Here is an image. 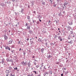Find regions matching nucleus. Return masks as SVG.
Here are the masks:
<instances>
[{"label": "nucleus", "instance_id": "1", "mask_svg": "<svg viewBox=\"0 0 76 76\" xmlns=\"http://www.w3.org/2000/svg\"><path fill=\"white\" fill-rule=\"evenodd\" d=\"M22 64H23V65H24V66H26V64H28V63H27V61H26L25 62H24V61L22 62Z\"/></svg>", "mask_w": 76, "mask_h": 76}, {"label": "nucleus", "instance_id": "2", "mask_svg": "<svg viewBox=\"0 0 76 76\" xmlns=\"http://www.w3.org/2000/svg\"><path fill=\"white\" fill-rule=\"evenodd\" d=\"M68 3L67 2H65L64 4V6L65 8L67 6V5Z\"/></svg>", "mask_w": 76, "mask_h": 76}, {"label": "nucleus", "instance_id": "3", "mask_svg": "<svg viewBox=\"0 0 76 76\" xmlns=\"http://www.w3.org/2000/svg\"><path fill=\"white\" fill-rule=\"evenodd\" d=\"M1 64H3V63H4V61H5V59H4V58H2V59H1Z\"/></svg>", "mask_w": 76, "mask_h": 76}, {"label": "nucleus", "instance_id": "4", "mask_svg": "<svg viewBox=\"0 0 76 76\" xmlns=\"http://www.w3.org/2000/svg\"><path fill=\"white\" fill-rule=\"evenodd\" d=\"M4 39L5 40H7V36H6L5 35H4Z\"/></svg>", "mask_w": 76, "mask_h": 76}, {"label": "nucleus", "instance_id": "5", "mask_svg": "<svg viewBox=\"0 0 76 76\" xmlns=\"http://www.w3.org/2000/svg\"><path fill=\"white\" fill-rule=\"evenodd\" d=\"M5 49H6V50H10V48H9V47H8L6 46V47H5Z\"/></svg>", "mask_w": 76, "mask_h": 76}, {"label": "nucleus", "instance_id": "6", "mask_svg": "<svg viewBox=\"0 0 76 76\" xmlns=\"http://www.w3.org/2000/svg\"><path fill=\"white\" fill-rule=\"evenodd\" d=\"M35 2V1H31V3H32L31 4V5L32 6H34V3Z\"/></svg>", "mask_w": 76, "mask_h": 76}, {"label": "nucleus", "instance_id": "7", "mask_svg": "<svg viewBox=\"0 0 76 76\" xmlns=\"http://www.w3.org/2000/svg\"><path fill=\"white\" fill-rule=\"evenodd\" d=\"M0 5L1 6H2L3 7V6H4L5 5H4V3H1L0 4Z\"/></svg>", "mask_w": 76, "mask_h": 76}, {"label": "nucleus", "instance_id": "8", "mask_svg": "<svg viewBox=\"0 0 76 76\" xmlns=\"http://www.w3.org/2000/svg\"><path fill=\"white\" fill-rule=\"evenodd\" d=\"M23 8H21V12L23 14V13H24L23 12Z\"/></svg>", "mask_w": 76, "mask_h": 76}, {"label": "nucleus", "instance_id": "9", "mask_svg": "<svg viewBox=\"0 0 76 76\" xmlns=\"http://www.w3.org/2000/svg\"><path fill=\"white\" fill-rule=\"evenodd\" d=\"M61 3V0H57V3Z\"/></svg>", "mask_w": 76, "mask_h": 76}, {"label": "nucleus", "instance_id": "10", "mask_svg": "<svg viewBox=\"0 0 76 76\" xmlns=\"http://www.w3.org/2000/svg\"><path fill=\"white\" fill-rule=\"evenodd\" d=\"M58 39L60 40L61 41H62V39H61V37H58Z\"/></svg>", "mask_w": 76, "mask_h": 76}, {"label": "nucleus", "instance_id": "11", "mask_svg": "<svg viewBox=\"0 0 76 76\" xmlns=\"http://www.w3.org/2000/svg\"><path fill=\"white\" fill-rule=\"evenodd\" d=\"M61 15H62L61 14V12H60V13L58 14V16H61Z\"/></svg>", "mask_w": 76, "mask_h": 76}, {"label": "nucleus", "instance_id": "12", "mask_svg": "<svg viewBox=\"0 0 76 76\" xmlns=\"http://www.w3.org/2000/svg\"><path fill=\"white\" fill-rule=\"evenodd\" d=\"M26 65H28V67H30L31 66V65H30V62L28 63V64H26Z\"/></svg>", "mask_w": 76, "mask_h": 76}, {"label": "nucleus", "instance_id": "13", "mask_svg": "<svg viewBox=\"0 0 76 76\" xmlns=\"http://www.w3.org/2000/svg\"><path fill=\"white\" fill-rule=\"evenodd\" d=\"M26 29H30V26H27V27H26Z\"/></svg>", "mask_w": 76, "mask_h": 76}, {"label": "nucleus", "instance_id": "14", "mask_svg": "<svg viewBox=\"0 0 76 76\" xmlns=\"http://www.w3.org/2000/svg\"><path fill=\"white\" fill-rule=\"evenodd\" d=\"M12 44V41L10 40L8 41V44Z\"/></svg>", "mask_w": 76, "mask_h": 76}, {"label": "nucleus", "instance_id": "15", "mask_svg": "<svg viewBox=\"0 0 76 76\" xmlns=\"http://www.w3.org/2000/svg\"><path fill=\"white\" fill-rule=\"evenodd\" d=\"M38 18L39 19H41L42 18V16L41 15H39V16L38 17Z\"/></svg>", "mask_w": 76, "mask_h": 76}, {"label": "nucleus", "instance_id": "16", "mask_svg": "<svg viewBox=\"0 0 76 76\" xmlns=\"http://www.w3.org/2000/svg\"><path fill=\"white\" fill-rule=\"evenodd\" d=\"M55 22L56 23H58L59 22V20H58L57 19H56L55 20Z\"/></svg>", "mask_w": 76, "mask_h": 76}, {"label": "nucleus", "instance_id": "17", "mask_svg": "<svg viewBox=\"0 0 76 76\" xmlns=\"http://www.w3.org/2000/svg\"><path fill=\"white\" fill-rule=\"evenodd\" d=\"M6 74H8L9 73V70H6Z\"/></svg>", "mask_w": 76, "mask_h": 76}, {"label": "nucleus", "instance_id": "18", "mask_svg": "<svg viewBox=\"0 0 76 76\" xmlns=\"http://www.w3.org/2000/svg\"><path fill=\"white\" fill-rule=\"evenodd\" d=\"M42 4L43 5H45V2H42Z\"/></svg>", "mask_w": 76, "mask_h": 76}, {"label": "nucleus", "instance_id": "19", "mask_svg": "<svg viewBox=\"0 0 76 76\" xmlns=\"http://www.w3.org/2000/svg\"><path fill=\"white\" fill-rule=\"evenodd\" d=\"M61 8H62V10H64V6H61Z\"/></svg>", "mask_w": 76, "mask_h": 76}, {"label": "nucleus", "instance_id": "20", "mask_svg": "<svg viewBox=\"0 0 76 76\" xmlns=\"http://www.w3.org/2000/svg\"><path fill=\"white\" fill-rule=\"evenodd\" d=\"M37 41H38V42H41V39L40 38L38 39L37 40Z\"/></svg>", "mask_w": 76, "mask_h": 76}, {"label": "nucleus", "instance_id": "21", "mask_svg": "<svg viewBox=\"0 0 76 76\" xmlns=\"http://www.w3.org/2000/svg\"><path fill=\"white\" fill-rule=\"evenodd\" d=\"M7 4H11V2H10V1L9 2H7Z\"/></svg>", "mask_w": 76, "mask_h": 76}, {"label": "nucleus", "instance_id": "22", "mask_svg": "<svg viewBox=\"0 0 76 76\" xmlns=\"http://www.w3.org/2000/svg\"><path fill=\"white\" fill-rule=\"evenodd\" d=\"M27 18L28 19H30V17L29 16H27Z\"/></svg>", "mask_w": 76, "mask_h": 76}, {"label": "nucleus", "instance_id": "23", "mask_svg": "<svg viewBox=\"0 0 76 76\" xmlns=\"http://www.w3.org/2000/svg\"><path fill=\"white\" fill-rule=\"evenodd\" d=\"M49 0V1L50 2V3H53V1L52 0Z\"/></svg>", "mask_w": 76, "mask_h": 76}, {"label": "nucleus", "instance_id": "24", "mask_svg": "<svg viewBox=\"0 0 76 76\" xmlns=\"http://www.w3.org/2000/svg\"><path fill=\"white\" fill-rule=\"evenodd\" d=\"M6 60H7V61L8 62L9 61H10V60H9V59H8V58H7V59H6Z\"/></svg>", "mask_w": 76, "mask_h": 76}, {"label": "nucleus", "instance_id": "25", "mask_svg": "<svg viewBox=\"0 0 76 76\" xmlns=\"http://www.w3.org/2000/svg\"><path fill=\"white\" fill-rule=\"evenodd\" d=\"M67 73H68V72L66 71V72H65V74H67Z\"/></svg>", "mask_w": 76, "mask_h": 76}, {"label": "nucleus", "instance_id": "26", "mask_svg": "<svg viewBox=\"0 0 76 76\" xmlns=\"http://www.w3.org/2000/svg\"><path fill=\"white\" fill-rule=\"evenodd\" d=\"M12 69V68L11 67H9V68H8V69L9 70H11Z\"/></svg>", "mask_w": 76, "mask_h": 76}, {"label": "nucleus", "instance_id": "27", "mask_svg": "<svg viewBox=\"0 0 76 76\" xmlns=\"http://www.w3.org/2000/svg\"><path fill=\"white\" fill-rule=\"evenodd\" d=\"M67 43H70V44H72V42H71V41H70V42H67Z\"/></svg>", "mask_w": 76, "mask_h": 76}, {"label": "nucleus", "instance_id": "28", "mask_svg": "<svg viewBox=\"0 0 76 76\" xmlns=\"http://www.w3.org/2000/svg\"><path fill=\"white\" fill-rule=\"evenodd\" d=\"M70 34H72V31H70Z\"/></svg>", "mask_w": 76, "mask_h": 76}, {"label": "nucleus", "instance_id": "29", "mask_svg": "<svg viewBox=\"0 0 76 76\" xmlns=\"http://www.w3.org/2000/svg\"><path fill=\"white\" fill-rule=\"evenodd\" d=\"M14 69L15 70H17V69H18V68H17V67H16L15 68H14Z\"/></svg>", "mask_w": 76, "mask_h": 76}, {"label": "nucleus", "instance_id": "30", "mask_svg": "<svg viewBox=\"0 0 76 76\" xmlns=\"http://www.w3.org/2000/svg\"><path fill=\"white\" fill-rule=\"evenodd\" d=\"M56 6H57V4H55L53 5V6L54 7H56Z\"/></svg>", "mask_w": 76, "mask_h": 76}, {"label": "nucleus", "instance_id": "31", "mask_svg": "<svg viewBox=\"0 0 76 76\" xmlns=\"http://www.w3.org/2000/svg\"><path fill=\"white\" fill-rule=\"evenodd\" d=\"M35 56H32V58H34Z\"/></svg>", "mask_w": 76, "mask_h": 76}, {"label": "nucleus", "instance_id": "32", "mask_svg": "<svg viewBox=\"0 0 76 76\" xmlns=\"http://www.w3.org/2000/svg\"><path fill=\"white\" fill-rule=\"evenodd\" d=\"M33 13H34V14H36V12H35V11H34L33 12Z\"/></svg>", "mask_w": 76, "mask_h": 76}, {"label": "nucleus", "instance_id": "33", "mask_svg": "<svg viewBox=\"0 0 76 76\" xmlns=\"http://www.w3.org/2000/svg\"><path fill=\"white\" fill-rule=\"evenodd\" d=\"M8 61H9V62H12V59Z\"/></svg>", "mask_w": 76, "mask_h": 76}, {"label": "nucleus", "instance_id": "34", "mask_svg": "<svg viewBox=\"0 0 76 76\" xmlns=\"http://www.w3.org/2000/svg\"><path fill=\"white\" fill-rule=\"evenodd\" d=\"M75 14H76V8L75 9Z\"/></svg>", "mask_w": 76, "mask_h": 76}, {"label": "nucleus", "instance_id": "35", "mask_svg": "<svg viewBox=\"0 0 76 76\" xmlns=\"http://www.w3.org/2000/svg\"><path fill=\"white\" fill-rule=\"evenodd\" d=\"M33 72H34L35 74H37V73L36 72V71H33Z\"/></svg>", "mask_w": 76, "mask_h": 76}, {"label": "nucleus", "instance_id": "36", "mask_svg": "<svg viewBox=\"0 0 76 76\" xmlns=\"http://www.w3.org/2000/svg\"><path fill=\"white\" fill-rule=\"evenodd\" d=\"M30 76H33V74H31V75H30Z\"/></svg>", "mask_w": 76, "mask_h": 76}, {"label": "nucleus", "instance_id": "37", "mask_svg": "<svg viewBox=\"0 0 76 76\" xmlns=\"http://www.w3.org/2000/svg\"><path fill=\"white\" fill-rule=\"evenodd\" d=\"M28 25V24H27V23H26V26H27Z\"/></svg>", "mask_w": 76, "mask_h": 76}, {"label": "nucleus", "instance_id": "38", "mask_svg": "<svg viewBox=\"0 0 76 76\" xmlns=\"http://www.w3.org/2000/svg\"><path fill=\"white\" fill-rule=\"evenodd\" d=\"M29 33H31V31H29Z\"/></svg>", "mask_w": 76, "mask_h": 76}, {"label": "nucleus", "instance_id": "39", "mask_svg": "<svg viewBox=\"0 0 76 76\" xmlns=\"http://www.w3.org/2000/svg\"><path fill=\"white\" fill-rule=\"evenodd\" d=\"M50 58V56L49 55V56H48V58Z\"/></svg>", "mask_w": 76, "mask_h": 76}, {"label": "nucleus", "instance_id": "40", "mask_svg": "<svg viewBox=\"0 0 76 76\" xmlns=\"http://www.w3.org/2000/svg\"><path fill=\"white\" fill-rule=\"evenodd\" d=\"M63 14H65V11H63Z\"/></svg>", "mask_w": 76, "mask_h": 76}, {"label": "nucleus", "instance_id": "41", "mask_svg": "<svg viewBox=\"0 0 76 76\" xmlns=\"http://www.w3.org/2000/svg\"><path fill=\"white\" fill-rule=\"evenodd\" d=\"M61 76H63V74H61Z\"/></svg>", "mask_w": 76, "mask_h": 76}, {"label": "nucleus", "instance_id": "42", "mask_svg": "<svg viewBox=\"0 0 76 76\" xmlns=\"http://www.w3.org/2000/svg\"><path fill=\"white\" fill-rule=\"evenodd\" d=\"M23 50V49H21V48H20V50H19V51H20V50Z\"/></svg>", "mask_w": 76, "mask_h": 76}, {"label": "nucleus", "instance_id": "43", "mask_svg": "<svg viewBox=\"0 0 76 76\" xmlns=\"http://www.w3.org/2000/svg\"><path fill=\"white\" fill-rule=\"evenodd\" d=\"M28 8H30V6L29 5H28Z\"/></svg>", "mask_w": 76, "mask_h": 76}, {"label": "nucleus", "instance_id": "44", "mask_svg": "<svg viewBox=\"0 0 76 76\" xmlns=\"http://www.w3.org/2000/svg\"><path fill=\"white\" fill-rule=\"evenodd\" d=\"M53 43H50V45H53Z\"/></svg>", "mask_w": 76, "mask_h": 76}, {"label": "nucleus", "instance_id": "45", "mask_svg": "<svg viewBox=\"0 0 76 76\" xmlns=\"http://www.w3.org/2000/svg\"><path fill=\"white\" fill-rule=\"evenodd\" d=\"M26 40L27 41L29 40V38H27V39H26Z\"/></svg>", "mask_w": 76, "mask_h": 76}, {"label": "nucleus", "instance_id": "46", "mask_svg": "<svg viewBox=\"0 0 76 76\" xmlns=\"http://www.w3.org/2000/svg\"><path fill=\"white\" fill-rule=\"evenodd\" d=\"M36 68H38V66H36Z\"/></svg>", "mask_w": 76, "mask_h": 76}, {"label": "nucleus", "instance_id": "47", "mask_svg": "<svg viewBox=\"0 0 76 76\" xmlns=\"http://www.w3.org/2000/svg\"><path fill=\"white\" fill-rule=\"evenodd\" d=\"M12 1H13V2H14V1H15V0H12Z\"/></svg>", "mask_w": 76, "mask_h": 76}, {"label": "nucleus", "instance_id": "48", "mask_svg": "<svg viewBox=\"0 0 76 76\" xmlns=\"http://www.w3.org/2000/svg\"><path fill=\"white\" fill-rule=\"evenodd\" d=\"M50 72V75H52V72Z\"/></svg>", "mask_w": 76, "mask_h": 76}, {"label": "nucleus", "instance_id": "49", "mask_svg": "<svg viewBox=\"0 0 76 76\" xmlns=\"http://www.w3.org/2000/svg\"><path fill=\"white\" fill-rule=\"evenodd\" d=\"M15 15H17V13H16V12H15Z\"/></svg>", "mask_w": 76, "mask_h": 76}, {"label": "nucleus", "instance_id": "50", "mask_svg": "<svg viewBox=\"0 0 76 76\" xmlns=\"http://www.w3.org/2000/svg\"><path fill=\"white\" fill-rule=\"evenodd\" d=\"M11 76H14V75H12V74H11Z\"/></svg>", "mask_w": 76, "mask_h": 76}, {"label": "nucleus", "instance_id": "51", "mask_svg": "<svg viewBox=\"0 0 76 76\" xmlns=\"http://www.w3.org/2000/svg\"><path fill=\"white\" fill-rule=\"evenodd\" d=\"M25 54H26V53H24L23 55H25Z\"/></svg>", "mask_w": 76, "mask_h": 76}, {"label": "nucleus", "instance_id": "52", "mask_svg": "<svg viewBox=\"0 0 76 76\" xmlns=\"http://www.w3.org/2000/svg\"><path fill=\"white\" fill-rule=\"evenodd\" d=\"M37 61V60H34V61Z\"/></svg>", "mask_w": 76, "mask_h": 76}, {"label": "nucleus", "instance_id": "53", "mask_svg": "<svg viewBox=\"0 0 76 76\" xmlns=\"http://www.w3.org/2000/svg\"><path fill=\"white\" fill-rule=\"evenodd\" d=\"M6 76H8V74L6 75Z\"/></svg>", "mask_w": 76, "mask_h": 76}, {"label": "nucleus", "instance_id": "54", "mask_svg": "<svg viewBox=\"0 0 76 76\" xmlns=\"http://www.w3.org/2000/svg\"><path fill=\"white\" fill-rule=\"evenodd\" d=\"M37 76H41V75H38Z\"/></svg>", "mask_w": 76, "mask_h": 76}, {"label": "nucleus", "instance_id": "55", "mask_svg": "<svg viewBox=\"0 0 76 76\" xmlns=\"http://www.w3.org/2000/svg\"><path fill=\"white\" fill-rule=\"evenodd\" d=\"M41 20H39V21L41 22Z\"/></svg>", "mask_w": 76, "mask_h": 76}, {"label": "nucleus", "instance_id": "56", "mask_svg": "<svg viewBox=\"0 0 76 76\" xmlns=\"http://www.w3.org/2000/svg\"><path fill=\"white\" fill-rule=\"evenodd\" d=\"M27 76H30V74L28 75H27Z\"/></svg>", "mask_w": 76, "mask_h": 76}, {"label": "nucleus", "instance_id": "57", "mask_svg": "<svg viewBox=\"0 0 76 76\" xmlns=\"http://www.w3.org/2000/svg\"><path fill=\"white\" fill-rule=\"evenodd\" d=\"M64 70H66V68H64Z\"/></svg>", "mask_w": 76, "mask_h": 76}, {"label": "nucleus", "instance_id": "58", "mask_svg": "<svg viewBox=\"0 0 76 76\" xmlns=\"http://www.w3.org/2000/svg\"><path fill=\"white\" fill-rule=\"evenodd\" d=\"M55 36L56 38V37H57V35H55Z\"/></svg>", "mask_w": 76, "mask_h": 76}, {"label": "nucleus", "instance_id": "59", "mask_svg": "<svg viewBox=\"0 0 76 76\" xmlns=\"http://www.w3.org/2000/svg\"><path fill=\"white\" fill-rule=\"evenodd\" d=\"M58 30L60 31V28H58Z\"/></svg>", "mask_w": 76, "mask_h": 76}, {"label": "nucleus", "instance_id": "60", "mask_svg": "<svg viewBox=\"0 0 76 76\" xmlns=\"http://www.w3.org/2000/svg\"><path fill=\"white\" fill-rule=\"evenodd\" d=\"M50 23V21H49V23Z\"/></svg>", "mask_w": 76, "mask_h": 76}, {"label": "nucleus", "instance_id": "61", "mask_svg": "<svg viewBox=\"0 0 76 76\" xmlns=\"http://www.w3.org/2000/svg\"><path fill=\"white\" fill-rule=\"evenodd\" d=\"M34 65H36V63H34Z\"/></svg>", "mask_w": 76, "mask_h": 76}, {"label": "nucleus", "instance_id": "62", "mask_svg": "<svg viewBox=\"0 0 76 76\" xmlns=\"http://www.w3.org/2000/svg\"><path fill=\"white\" fill-rule=\"evenodd\" d=\"M26 69L28 70V68L26 67Z\"/></svg>", "mask_w": 76, "mask_h": 76}, {"label": "nucleus", "instance_id": "63", "mask_svg": "<svg viewBox=\"0 0 76 76\" xmlns=\"http://www.w3.org/2000/svg\"><path fill=\"white\" fill-rule=\"evenodd\" d=\"M46 74H48V72L46 73Z\"/></svg>", "mask_w": 76, "mask_h": 76}, {"label": "nucleus", "instance_id": "64", "mask_svg": "<svg viewBox=\"0 0 76 76\" xmlns=\"http://www.w3.org/2000/svg\"><path fill=\"white\" fill-rule=\"evenodd\" d=\"M59 32H60V33H61V31H59Z\"/></svg>", "mask_w": 76, "mask_h": 76}]
</instances>
